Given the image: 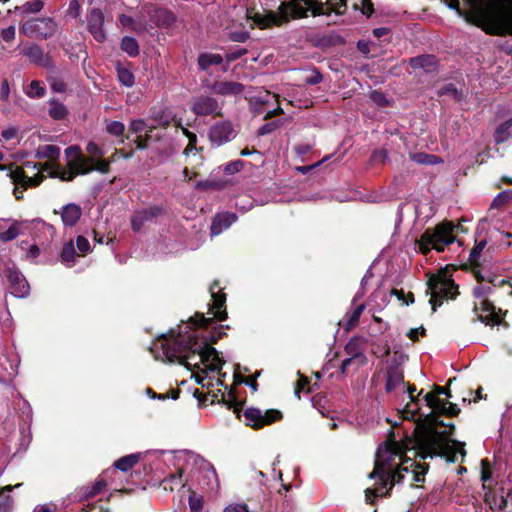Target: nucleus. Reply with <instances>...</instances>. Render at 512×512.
Listing matches in <instances>:
<instances>
[{
	"instance_id": "3c124183",
	"label": "nucleus",
	"mask_w": 512,
	"mask_h": 512,
	"mask_svg": "<svg viewBox=\"0 0 512 512\" xmlns=\"http://www.w3.org/2000/svg\"><path fill=\"white\" fill-rule=\"evenodd\" d=\"M439 94L440 95H450L452 96L454 99H459L460 98V93L458 92V90L456 89V87L453 85V84H447L445 85L440 91H439Z\"/></svg>"
},
{
	"instance_id": "49530a36",
	"label": "nucleus",
	"mask_w": 512,
	"mask_h": 512,
	"mask_svg": "<svg viewBox=\"0 0 512 512\" xmlns=\"http://www.w3.org/2000/svg\"><path fill=\"white\" fill-rule=\"evenodd\" d=\"M512 198V191L506 190L499 193L492 202V207H500Z\"/></svg>"
},
{
	"instance_id": "0eeeda50",
	"label": "nucleus",
	"mask_w": 512,
	"mask_h": 512,
	"mask_svg": "<svg viewBox=\"0 0 512 512\" xmlns=\"http://www.w3.org/2000/svg\"><path fill=\"white\" fill-rule=\"evenodd\" d=\"M456 226L452 222H444L433 229H426L417 241L422 254L426 255L431 249L443 252L445 247L455 241L454 230Z\"/></svg>"
},
{
	"instance_id": "f3484780",
	"label": "nucleus",
	"mask_w": 512,
	"mask_h": 512,
	"mask_svg": "<svg viewBox=\"0 0 512 512\" xmlns=\"http://www.w3.org/2000/svg\"><path fill=\"white\" fill-rule=\"evenodd\" d=\"M210 88L212 92L217 95L224 97H236L244 92L245 86L240 82L221 80L215 81Z\"/></svg>"
},
{
	"instance_id": "4be33fe9",
	"label": "nucleus",
	"mask_w": 512,
	"mask_h": 512,
	"mask_svg": "<svg viewBox=\"0 0 512 512\" xmlns=\"http://www.w3.org/2000/svg\"><path fill=\"white\" fill-rule=\"evenodd\" d=\"M24 55L27 56L31 62L43 66V67H52V61L50 58L44 54L42 48L39 45H31L24 50Z\"/></svg>"
},
{
	"instance_id": "052dcab7",
	"label": "nucleus",
	"mask_w": 512,
	"mask_h": 512,
	"mask_svg": "<svg viewBox=\"0 0 512 512\" xmlns=\"http://www.w3.org/2000/svg\"><path fill=\"white\" fill-rule=\"evenodd\" d=\"M248 38H249V33L244 30L232 32L230 34V39L234 42H245Z\"/></svg>"
},
{
	"instance_id": "bf43d9fd",
	"label": "nucleus",
	"mask_w": 512,
	"mask_h": 512,
	"mask_svg": "<svg viewBox=\"0 0 512 512\" xmlns=\"http://www.w3.org/2000/svg\"><path fill=\"white\" fill-rule=\"evenodd\" d=\"M242 166H243V164L240 160L233 161V162L228 163L225 166L224 171L228 174H234L236 172H239L241 170Z\"/></svg>"
},
{
	"instance_id": "aec40b11",
	"label": "nucleus",
	"mask_w": 512,
	"mask_h": 512,
	"mask_svg": "<svg viewBox=\"0 0 512 512\" xmlns=\"http://www.w3.org/2000/svg\"><path fill=\"white\" fill-rule=\"evenodd\" d=\"M236 221L233 213L217 214L211 223V235L216 236L228 229Z\"/></svg>"
},
{
	"instance_id": "bb28decb",
	"label": "nucleus",
	"mask_w": 512,
	"mask_h": 512,
	"mask_svg": "<svg viewBox=\"0 0 512 512\" xmlns=\"http://www.w3.org/2000/svg\"><path fill=\"white\" fill-rule=\"evenodd\" d=\"M78 253H76V248L73 241L67 242L62 249L61 252V261L68 267H72L76 262V257Z\"/></svg>"
},
{
	"instance_id": "6ab92c4d",
	"label": "nucleus",
	"mask_w": 512,
	"mask_h": 512,
	"mask_svg": "<svg viewBox=\"0 0 512 512\" xmlns=\"http://www.w3.org/2000/svg\"><path fill=\"white\" fill-rule=\"evenodd\" d=\"M218 286L217 283H214L210 287V293L212 297V307L211 309L214 310L213 317L216 318L218 321H224L227 319V312L225 310H221L222 307H224V304L226 302V295L221 292H216L215 288Z\"/></svg>"
},
{
	"instance_id": "2f4dec72",
	"label": "nucleus",
	"mask_w": 512,
	"mask_h": 512,
	"mask_svg": "<svg viewBox=\"0 0 512 512\" xmlns=\"http://www.w3.org/2000/svg\"><path fill=\"white\" fill-rule=\"evenodd\" d=\"M68 111L65 105L55 99L49 100V115L55 120L64 119Z\"/></svg>"
},
{
	"instance_id": "4468645a",
	"label": "nucleus",
	"mask_w": 512,
	"mask_h": 512,
	"mask_svg": "<svg viewBox=\"0 0 512 512\" xmlns=\"http://www.w3.org/2000/svg\"><path fill=\"white\" fill-rule=\"evenodd\" d=\"M191 110L198 116H220L222 106L210 96H198L192 100Z\"/></svg>"
},
{
	"instance_id": "37998d69",
	"label": "nucleus",
	"mask_w": 512,
	"mask_h": 512,
	"mask_svg": "<svg viewBox=\"0 0 512 512\" xmlns=\"http://www.w3.org/2000/svg\"><path fill=\"white\" fill-rule=\"evenodd\" d=\"M189 508L190 512H201L203 508L202 497L198 496L195 492H192L189 496Z\"/></svg>"
},
{
	"instance_id": "4c0bfd02",
	"label": "nucleus",
	"mask_w": 512,
	"mask_h": 512,
	"mask_svg": "<svg viewBox=\"0 0 512 512\" xmlns=\"http://www.w3.org/2000/svg\"><path fill=\"white\" fill-rule=\"evenodd\" d=\"M410 64L415 68H423L427 71H430V67H432L435 64V61L433 56L422 55L412 58L410 60Z\"/></svg>"
},
{
	"instance_id": "cd10ccee",
	"label": "nucleus",
	"mask_w": 512,
	"mask_h": 512,
	"mask_svg": "<svg viewBox=\"0 0 512 512\" xmlns=\"http://www.w3.org/2000/svg\"><path fill=\"white\" fill-rule=\"evenodd\" d=\"M36 158L54 160L60 156V148L55 145H42L36 151Z\"/></svg>"
},
{
	"instance_id": "680f3d73",
	"label": "nucleus",
	"mask_w": 512,
	"mask_h": 512,
	"mask_svg": "<svg viewBox=\"0 0 512 512\" xmlns=\"http://www.w3.org/2000/svg\"><path fill=\"white\" fill-rule=\"evenodd\" d=\"M388 158V154L386 150H377L372 154V161L375 163H384Z\"/></svg>"
},
{
	"instance_id": "dca6fc26",
	"label": "nucleus",
	"mask_w": 512,
	"mask_h": 512,
	"mask_svg": "<svg viewBox=\"0 0 512 512\" xmlns=\"http://www.w3.org/2000/svg\"><path fill=\"white\" fill-rule=\"evenodd\" d=\"M6 276L9 282L11 293L15 297L24 298L30 293V286L25 277L16 269L8 268Z\"/></svg>"
},
{
	"instance_id": "1a4fd4ad",
	"label": "nucleus",
	"mask_w": 512,
	"mask_h": 512,
	"mask_svg": "<svg viewBox=\"0 0 512 512\" xmlns=\"http://www.w3.org/2000/svg\"><path fill=\"white\" fill-rule=\"evenodd\" d=\"M427 284L428 292L431 294L429 303L433 312L441 305L443 299H454L458 294V286L444 275L431 277Z\"/></svg>"
},
{
	"instance_id": "2eb2a0df",
	"label": "nucleus",
	"mask_w": 512,
	"mask_h": 512,
	"mask_svg": "<svg viewBox=\"0 0 512 512\" xmlns=\"http://www.w3.org/2000/svg\"><path fill=\"white\" fill-rule=\"evenodd\" d=\"M236 133L233 125L229 121L218 122L210 128L209 138L217 146L231 141Z\"/></svg>"
},
{
	"instance_id": "338daca9",
	"label": "nucleus",
	"mask_w": 512,
	"mask_h": 512,
	"mask_svg": "<svg viewBox=\"0 0 512 512\" xmlns=\"http://www.w3.org/2000/svg\"><path fill=\"white\" fill-rule=\"evenodd\" d=\"M224 512H248V508L244 504L229 505Z\"/></svg>"
},
{
	"instance_id": "f03ea898",
	"label": "nucleus",
	"mask_w": 512,
	"mask_h": 512,
	"mask_svg": "<svg viewBox=\"0 0 512 512\" xmlns=\"http://www.w3.org/2000/svg\"><path fill=\"white\" fill-rule=\"evenodd\" d=\"M424 400L431 412L422 419L419 439L415 443L423 457L443 456L449 462H456L458 453L465 457L464 443L449 438L454 425L440 420V415L455 416L460 409L456 404L445 402L434 394H426Z\"/></svg>"
},
{
	"instance_id": "473e14b6",
	"label": "nucleus",
	"mask_w": 512,
	"mask_h": 512,
	"mask_svg": "<svg viewBox=\"0 0 512 512\" xmlns=\"http://www.w3.org/2000/svg\"><path fill=\"white\" fill-rule=\"evenodd\" d=\"M44 7V4L41 0H32L28 1L20 7H16L15 10L19 11L22 16L28 14H36L39 13Z\"/></svg>"
},
{
	"instance_id": "a878e982",
	"label": "nucleus",
	"mask_w": 512,
	"mask_h": 512,
	"mask_svg": "<svg viewBox=\"0 0 512 512\" xmlns=\"http://www.w3.org/2000/svg\"><path fill=\"white\" fill-rule=\"evenodd\" d=\"M415 390L416 389L414 387L408 388L410 401L406 404L404 409L401 411L402 417L407 420H414L415 416L419 410L418 399H416L413 395V392Z\"/></svg>"
},
{
	"instance_id": "e433bc0d",
	"label": "nucleus",
	"mask_w": 512,
	"mask_h": 512,
	"mask_svg": "<svg viewBox=\"0 0 512 512\" xmlns=\"http://www.w3.org/2000/svg\"><path fill=\"white\" fill-rule=\"evenodd\" d=\"M512 127V118L500 124L495 133L494 140L497 144L505 142L509 138V129Z\"/></svg>"
},
{
	"instance_id": "69168bd1",
	"label": "nucleus",
	"mask_w": 512,
	"mask_h": 512,
	"mask_svg": "<svg viewBox=\"0 0 512 512\" xmlns=\"http://www.w3.org/2000/svg\"><path fill=\"white\" fill-rule=\"evenodd\" d=\"M50 86H51V89L57 93H63L66 90V84L62 80H59V79H53L51 81Z\"/></svg>"
},
{
	"instance_id": "7ed1b4c3",
	"label": "nucleus",
	"mask_w": 512,
	"mask_h": 512,
	"mask_svg": "<svg viewBox=\"0 0 512 512\" xmlns=\"http://www.w3.org/2000/svg\"><path fill=\"white\" fill-rule=\"evenodd\" d=\"M150 351L157 360L178 362L190 369L204 364L210 371L219 372L224 363L216 349L196 335H190L184 342L171 332L170 338L162 336L154 342Z\"/></svg>"
},
{
	"instance_id": "b1692460",
	"label": "nucleus",
	"mask_w": 512,
	"mask_h": 512,
	"mask_svg": "<svg viewBox=\"0 0 512 512\" xmlns=\"http://www.w3.org/2000/svg\"><path fill=\"white\" fill-rule=\"evenodd\" d=\"M404 386L403 370L399 365H391L387 370L386 391L390 392L399 386Z\"/></svg>"
},
{
	"instance_id": "8fccbe9b",
	"label": "nucleus",
	"mask_w": 512,
	"mask_h": 512,
	"mask_svg": "<svg viewBox=\"0 0 512 512\" xmlns=\"http://www.w3.org/2000/svg\"><path fill=\"white\" fill-rule=\"evenodd\" d=\"M279 126H280L279 121H272V122L266 123L259 128L258 134L261 136L270 134L271 132L276 130Z\"/></svg>"
},
{
	"instance_id": "9b49d317",
	"label": "nucleus",
	"mask_w": 512,
	"mask_h": 512,
	"mask_svg": "<svg viewBox=\"0 0 512 512\" xmlns=\"http://www.w3.org/2000/svg\"><path fill=\"white\" fill-rule=\"evenodd\" d=\"M21 32L28 37L47 39L55 34L56 23L51 18L32 19L22 25Z\"/></svg>"
},
{
	"instance_id": "72a5a7b5",
	"label": "nucleus",
	"mask_w": 512,
	"mask_h": 512,
	"mask_svg": "<svg viewBox=\"0 0 512 512\" xmlns=\"http://www.w3.org/2000/svg\"><path fill=\"white\" fill-rule=\"evenodd\" d=\"M139 460H140V454H130V455L124 456V457L120 458L119 460H117L115 462L114 466L117 469H119L123 472H126L129 469H131L134 465H136Z\"/></svg>"
},
{
	"instance_id": "c756f323",
	"label": "nucleus",
	"mask_w": 512,
	"mask_h": 512,
	"mask_svg": "<svg viewBox=\"0 0 512 512\" xmlns=\"http://www.w3.org/2000/svg\"><path fill=\"white\" fill-rule=\"evenodd\" d=\"M222 61L220 54L203 53L198 58V65L201 70H207L211 65H219Z\"/></svg>"
},
{
	"instance_id": "774afa93",
	"label": "nucleus",
	"mask_w": 512,
	"mask_h": 512,
	"mask_svg": "<svg viewBox=\"0 0 512 512\" xmlns=\"http://www.w3.org/2000/svg\"><path fill=\"white\" fill-rule=\"evenodd\" d=\"M18 130L14 127L4 129L1 133L5 140H11L16 137Z\"/></svg>"
},
{
	"instance_id": "6e6d98bb",
	"label": "nucleus",
	"mask_w": 512,
	"mask_h": 512,
	"mask_svg": "<svg viewBox=\"0 0 512 512\" xmlns=\"http://www.w3.org/2000/svg\"><path fill=\"white\" fill-rule=\"evenodd\" d=\"M255 100L257 102L265 105V104H268L271 100H274L275 102H277V97L275 94H271L270 92L265 91V92L261 93L260 95H258L257 97H255Z\"/></svg>"
},
{
	"instance_id": "5701e85b",
	"label": "nucleus",
	"mask_w": 512,
	"mask_h": 512,
	"mask_svg": "<svg viewBox=\"0 0 512 512\" xmlns=\"http://www.w3.org/2000/svg\"><path fill=\"white\" fill-rule=\"evenodd\" d=\"M82 215V209L75 203H69L63 206L61 211V219L65 226H74Z\"/></svg>"
},
{
	"instance_id": "423d86ee",
	"label": "nucleus",
	"mask_w": 512,
	"mask_h": 512,
	"mask_svg": "<svg viewBox=\"0 0 512 512\" xmlns=\"http://www.w3.org/2000/svg\"><path fill=\"white\" fill-rule=\"evenodd\" d=\"M65 156L67 158V166L69 170H63L60 178L64 181H71L75 175L88 174L92 171H98L102 174L109 172L110 162L107 160H98L95 165L90 163V159L85 157L77 145L69 146L65 149Z\"/></svg>"
},
{
	"instance_id": "c9c22d12",
	"label": "nucleus",
	"mask_w": 512,
	"mask_h": 512,
	"mask_svg": "<svg viewBox=\"0 0 512 512\" xmlns=\"http://www.w3.org/2000/svg\"><path fill=\"white\" fill-rule=\"evenodd\" d=\"M121 49L130 57H135L139 54V45L135 38L125 36L121 41Z\"/></svg>"
},
{
	"instance_id": "79ce46f5",
	"label": "nucleus",
	"mask_w": 512,
	"mask_h": 512,
	"mask_svg": "<svg viewBox=\"0 0 512 512\" xmlns=\"http://www.w3.org/2000/svg\"><path fill=\"white\" fill-rule=\"evenodd\" d=\"M158 22L163 26H171L175 22V15L168 10L157 11Z\"/></svg>"
},
{
	"instance_id": "7c9ffc66",
	"label": "nucleus",
	"mask_w": 512,
	"mask_h": 512,
	"mask_svg": "<svg viewBox=\"0 0 512 512\" xmlns=\"http://www.w3.org/2000/svg\"><path fill=\"white\" fill-rule=\"evenodd\" d=\"M183 476V470L178 469L175 473L169 475L167 478H165L162 482L164 490L173 491L175 487H184V483L182 481Z\"/></svg>"
},
{
	"instance_id": "a19ab883",
	"label": "nucleus",
	"mask_w": 512,
	"mask_h": 512,
	"mask_svg": "<svg viewBox=\"0 0 512 512\" xmlns=\"http://www.w3.org/2000/svg\"><path fill=\"white\" fill-rule=\"evenodd\" d=\"M20 234V224L14 222L6 231L0 232V241L8 242Z\"/></svg>"
},
{
	"instance_id": "c85d7f7f",
	"label": "nucleus",
	"mask_w": 512,
	"mask_h": 512,
	"mask_svg": "<svg viewBox=\"0 0 512 512\" xmlns=\"http://www.w3.org/2000/svg\"><path fill=\"white\" fill-rule=\"evenodd\" d=\"M410 160L422 165H435L443 162L440 157L424 152L410 154Z\"/></svg>"
},
{
	"instance_id": "09e8293b",
	"label": "nucleus",
	"mask_w": 512,
	"mask_h": 512,
	"mask_svg": "<svg viewBox=\"0 0 512 512\" xmlns=\"http://www.w3.org/2000/svg\"><path fill=\"white\" fill-rule=\"evenodd\" d=\"M370 99L373 101V103L380 107H385L389 104V101L386 98L385 94L380 91H372L370 93Z\"/></svg>"
},
{
	"instance_id": "ea45409f",
	"label": "nucleus",
	"mask_w": 512,
	"mask_h": 512,
	"mask_svg": "<svg viewBox=\"0 0 512 512\" xmlns=\"http://www.w3.org/2000/svg\"><path fill=\"white\" fill-rule=\"evenodd\" d=\"M86 151L89 154L87 158L90 159V163L93 165H95L98 160H102L101 157L104 155V151L92 141L87 144Z\"/></svg>"
},
{
	"instance_id": "39448f33",
	"label": "nucleus",
	"mask_w": 512,
	"mask_h": 512,
	"mask_svg": "<svg viewBox=\"0 0 512 512\" xmlns=\"http://www.w3.org/2000/svg\"><path fill=\"white\" fill-rule=\"evenodd\" d=\"M345 7L346 0H291L290 2L281 3L279 14H257L254 17V22L263 29L272 25H279L290 19L307 17L309 12L313 16L330 15L332 12L341 15L344 13Z\"/></svg>"
},
{
	"instance_id": "603ef678",
	"label": "nucleus",
	"mask_w": 512,
	"mask_h": 512,
	"mask_svg": "<svg viewBox=\"0 0 512 512\" xmlns=\"http://www.w3.org/2000/svg\"><path fill=\"white\" fill-rule=\"evenodd\" d=\"M204 470L206 473V477L209 479L208 485L212 486V480L216 485H218L217 473L214 467L209 463H205Z\"/></svg>"
},
{
	"instance_id": "c03bdc74",
	"label": "nucleus",
	"mask_w": 512,
	"mask_h": 512,
	"mask_svg": "<svg viewBox=\"0 0 512 512\" xmlns=\"http://www.w3.org/2000/svg\"><path fill=\"white\" fill-rule=\"evenodd\" d=\"M107 132L113 136H120L125 131V125L120 121H112L107 124Z\"/></svg>"
},
{
	"instance_id": "ddd939ff",
	"label": "nucleus",
	"mask_w": 512,
	"mask_h": 512,
	"mask_svg": "<svg viewBox=\"0 0 512 512\" xmlns=\"http://www.w3.org/2000/svg\"><path fill=\"white\" fill-rule=\"evenodd\" d=\"M344 351L348 357L341 364L342 373H346L352 365L355 366V369H358L367 363V357L363 353L357 338L350 339L345 345Z\"/></svg>"
},
{
	"instance_id": "f8f14e48",
	"label": "nucleus",
	"mask_w": 512,
	"mask_h": 512,
	"mask_svg": "<svg viewBox=\"0 0 512 512\" xmlns=\"http://www.w3.org/2000/svg\"><path fill=\"white\" fill-rule=\"evenodd\" d=\"M489 289V287L482 285L476 286L473 289L474 296L480 299V307L478 304H475L474 311L481 322L487 325H493L498 322V318L493 312L492 304L485 299Z\"/></svg>"
},
{
	"instance_id": "4d7b16f0",
	"label": "nucleus",
	"mask_w": 512,
	"mask_h": 512,
	"mask_svg": "<svg viewBox=\"0 0 512 512\" xmlns=\"http://www.w3.org/2000/svg\"><path fill=\"white\" fill-rule=\"evenodd\" d=\"M247 53V50L244 49V48H237V49H234V50H231L229 51L227 54H226V59L228 61H235L239 58H241L243 55H245Z\"/></svg>"
},
{
	"instance_id": "a211bd4d",
	"label": "nucleus",
	"mask_w": 512,
	"mask_h": 512,
	"mask_svg": "<svg viewBox=\"0 0 512 512\" xmlns=\"http://www.w3.org/2000/svg\"><path fill=\"white\" fill-rule=\"evenodd\" d=\"M88 29L97 42H103L106 34L103 29L104 15L99 9H93L88 15Z\"/></svg>"
},
{
	"instance_id": "412c9836",
	"label": "nucleus",
	"mask_w": 512,
	"mask_h": 512,
	"mask_svg": "<svg viewBox=\"0 0 512 512\" xmlns=\"http://www.w3.org/2000/svg\"><path fill=\"white\" fill-rule=\"evenodd\" d=\"M161 213V208L151 207L137 212L131 220L132 229L140 231L145 222L152 220Z\"/></svg>"
},
{
	"instance_id": "864d4df0",
	"label": "nucleus",
	"mask_w": 512,
	"mask_h": 512,
	"mask_svg": "<svg viewBox=\"0 0 512 512\" xmlns=\"http://www.w3.org/2000/svg\"><path fill=\"white\" fill-rule=\"evenodd\" d=\"M130 130L133 132V133H141L143 131L146 130V123L144 120L142 119H137V120H133L131 121L130 123Z\"/></svg>"
},
{
	"instance_id": "f257e3e1",
	"label": "nucleus",
	"mask_w": 512,
	"mask_h": 512,
	"mask_svg": "<svg viewBox=\"0 0 512 512\" xmlns=\"http://www.w3.org/2000/svg\"><path fill=\"white\" fill-rule=\"evenodd\" d=\"M419 439V433L415 438H406L403 441L387 440L378 447L375 457V465L369 473L370 479H377L374 488L365 490V500L373 503V498L383 497L396 484L400 483L405 474L411 475V485L414 482H422L427 467L416 464L415 460L406 455L409 450H414V455L425 459L415 444Z\"/></svg>"
},
{
	"instance_id": "0e129e2a",
	"label": "nucleus",
	"mask_w": 512,
	"mask_h": 512,
	"mask_svg": "<svg viewBox=\"0 0 512 512\" xmlns=\"http://www.w3.org/2000/svg\"><path fill=\"white\" fill-rule=\"evenodd\" d=\"M13 505V499L10 495H4L0 501V512H9Z\"/></svg>"
},
{
	"instance_id": "6e6552de",
	"label": "nucleus",
	"mask_w": 512,
	"mask_h": 512,
	"mask_svg": "<svg viewBox=\"0 0 512 512\" xmlns=\"http://www.w3.org/2000/svg\"><path fill=\"white\" fill-rule=\"evenodd\" d=\"M40 170H48V164H44L41 168L32 162H26L23 167H17L10 171L8 176L15 185L13 193L16 199L23 198L24 190L38 186L44 179V175Z\"/></svg>"
},
{
	"instance_id": "f704fd0d",
	"label": "nucleus",
	"mask_w": 512,
	"mask_h": 512,
	"mask_svg": "<svg viewBox=\"0 0 512 512\" xmlns=\"http://www.w3.org/2000/svg\"><path fill=\"white\" fill-rule=\"evenodd\" d=\"M25 94L29 98H41L45 95V86L39 80H33L25 89Z\"/></svg>"
},
{
	"instance_id": "a18cd8bd",
	"label": "nucleus",
	"mask_w": 512,
	"mask_h": 512,
	"mask_svg": "<svg viewBox=\"0 0 512 512\" xmlns=\"http://www.w3.org/2000/svg\"><path fill=\"white\" fill-rule=\"evenodd\" d=\"M76 247H77V251H78V257L79 256H84L88 252H90V243L83 236H78L76 238Z\"/></svg>"
},
{
	"instance_id": "58836bf2",
	"label": "nucleus",
	"mask_w": 512,
	"mask_h": 512,
	"mask_svg": "<svg viewBox=\"0 0 512 512\" xmlns=\"http://www.w3.org/2000/svg\"><path fill=\"white\" fill-rule=\"evenodd\" d=\"M117 76H118V80L121 84H123L124 86L126 87H131L134 85V75L133 73L125 68V67H121V66H118L117 67Z\"/></svg>"
},
{
	"instance_id": "de8ad7c7",
	"label": "nucleus",
	"mask_w": 512,
	"mask_h": 512,
	"mask_svg": "<svg viewBox=\"0 0 512 512\" xmlns=\"http://www.w3.org/2000/svg\"><path fill=\"white\" fill-rule=\"evenodd\" d=\"M486 246V241L482 240L478 242L475 247L471 250L469 255V260L472 264H475L478 261V258L480 257L483 249Z\"/></svg>"
},
{
	"instance_id": "20e7f679",
	"label": "nucleus",
	"mask_w": 512,
	"mask_h": 512,
	"mask_svg": "<svg viewBox=\"0 0 512 512\" xmlns=\"http://www.w3.org/2000/svg\"><path fill=\"white\" fill-rule=\"evenodd\" d=\"M469 10L460 9L459 0L446 1L466 22L482 27L491 34H512V0H465Z\"/></svg>"
},
{
	"instance_id": "9d476101",
	"label": "nucleus",
	"mask_w": 512,
	"mask_h": 512,
	"mask_svg": "<svg viewBox=\"0 0 512 512\" xmlns=\"http://www.w3.org/2000/svg\"><path fill=\"white\" fill-rule=\"evenodd\" d=\"M280 419H282V413L277 409L261 410L259 408H248L244 412L245 423L254 429H260Z\"/></svg>"
},
{
	"instance_id": "393cba45",
	"label": "nucleus",
	"mask_w": 512,
	"mask_h": 512,
	"mask_svg": "<svg viewBox=\"0 0 512 512\" xmlns=\"http://www.w3.org/2000/svg\"><path fill=\"white\" fill-rule=\"evenodd\" d=\"M364 309H365L364 304H360V305L356 306L353 309V311L347 312L345 314L343 319L340 321V325L346 331H350L359 323L360 316H361L362 312L364 311Z\"/></svg>"
},
{
	"instance_id": "5fc2aeb1",
	"label": "nucleus",
	"mask_w": 512,
	"mask_h": 512,
	"mask_svg": "<svg viewBox=\"0 0 512 512\" xmlns=\"http://www.w3.org/2000/svg\"><path fill=\"white\" fill-rule=\"evenodd\" d=\"M119 22H120V24H121L123 27H128V28H131V29H133V30H135V31H137V30H138V28H137V25H136L135 21H134V20H133V18H132V17H130V16H127V15H125V14H121V15L119 16Z\"/></svg>"
},
{
	"instance_id": "13d9d810",
	"label": "nucleus",
	"mask_w": 512,
	"mask_h": 512,
	"mask_svg": "<svg viewBox=\"0 0 512 512\" xmlns=\"http://www.w3.org/2000/svg\"><path fill=\"white\" fill-rule=\"evenodd\" d=\"M16 35V29L14 26H9L1 31V36L4 41L11 42L14 40Z\"/></svg>"
},
{
	"instance_id": "e2e57ef3",
	"label": "nucleus",
	"mask_w": 512,
	"mask_h": 512,
	"mask_svg": "<svg viewBox=\"0 0 512 512\" xmlns=\"http://www.w3.org/2000/svg\"><path fill=\"white\" fill-rule=\"evenodd\" d=\"M393 293L397 296L399 300H402L406 305L414 302V295L412 293H408L407 298L403 290H394Z\"/></svg>"
}]
</instances>
